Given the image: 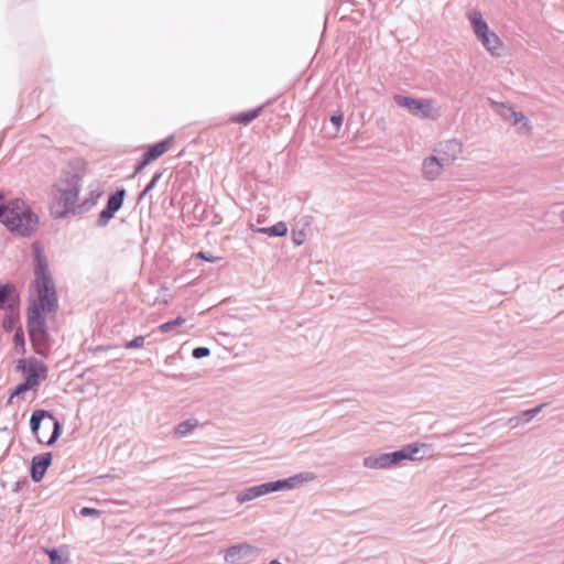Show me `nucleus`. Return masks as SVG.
I'll return each mask as SVG.
<instances>
[{
  "mask_svg": "<svg viewBox=\"0 0 564 564\" xmlns=\"http://www.w3.org/2000/svg\"><path fill=\"white\" fill-rule=\"evenodd\" d=\"M83 176L74 169H64L58 180L52 186L54 200L61 208L53 206L51 215L54 219H64L76 214L74 205L82 189Z\"/></svg>",
  "mask_w": 564,
  "mask_h": 564,
  "instance_id": "nucleus-2",
  "label": "nucleus"
},
{
  "mask_svg": "<svg viewBox=\"0 0 564 564\" xmlns=\"http://www.w3.org/2000/svg\"><path fill=\"white\" fill-rule=\"evenodd\" d=\"M262 110L263 106H259L246 111H241L237 113L232 120L239 124L248 126L261 115Z\"/></svg>",
  "mask_w": 564,
  "mask_h": 564,
  "instance_id": "nucleus-20",
  "label": "nucleus"
},
{
  "mask_svg": "<svg viewBox=\"0 0 564 564\" xmlns=\"http://www.w3.org/2000/svg\"><path fill=\"white\" fill-rule=\"evenodd\" d=\"M259 555V549L249 543H237L229 546L224 560L229 564H240L245 560H250Z\"/></svg>",
  "mask_w": 564,
  "mask_h": 564,
  "instance_id": "nucleus-9",
  "label": "nucleus"
},
{
  "mask_svg": "<svg viewBox=\"0 0 564 564\" xmlns=\"http://www.w3.org/2000/svg\"><path fill=\"white\" fill-rule=\"evenodd\" d=\"M195 257H196L197 259H202V260H205V261H207V262H212V263H213V262H215V261L217 260V257H214V256H212L210 253H207V252H205V251H198V252L195 254Z\"/></svg>",
  "mask_w": 564,
  "mask_h": 564,
  "instance_id": "nucleus-39",
  "label": "nucleus"
},
{
  "mask_svg": "<svg viewBox=\"0 0 564 564\" xmlns=\"http://www.w3.org/2000/svg\"><path fill=\"white\" fill-rule=\"evenodd\" d=\"M45 553L48 556L50 564H66L68 562V555L63 556L56 547L46 549Z\"/></svg>",
  "mask_w": 564,
  "mask_h": 564,
  "instance_id": "nucleus-29",
  "label": "nucleus"
},
{
  "mask_svg": "<svg viewBox=\"0 0 564 564\" xmlns=\"http://www.w3.org/2000/svg\"><path fill=\"white\" fill-rule=\"evenodd\" d=\"M561 220L564 223V209L560 214Z\"/></svg>",
  "mask_w": 564,
  "mask_h": 564,
  "instance_id": "nucleus-48",
  "label": "nucleus"
},
{
  "mask_svg": "<svg viewBox=\"0 0 564 564\" xmlns=\"http://www.w3.org/2000/svg\"><path fill=\"white\" fill-rule=\"evenodd\" d=\"M393 100L399 107L408 109L413 116L423 119L431 116V100L429 99L397 94L393 96Z\"/></svg>",
  "mask_w": 564,
  "mask_h": 564,
  "instance_id": "nucleus-8",
  "label": "nucleus"
},
{
  "mask_svg": "<svg viewBox=\"0 0 564 564\" xmlns=\"http://www.w3.org/2000/svg\"><path fill=\"white\" fill-rule=\"evenodd\" d=\"M344 115L341 112H335L329 117L330 123L334 126L335 132H338L344 123Z\"/></svg>",
  "mask_w": 564,
  "mask_h": 564,
  "instance_id": "nucleus-34",
  "label": "nucleus"
},
{
  "mask_svg": "<svg viewBox=\"0 0 564 564\" xmlns=\"http://www.w3.org/2000/svg\"><path fill=\"white\" fill-rule=\"evenodd\" d=\"M275 491H282L284 489L283 479L273 480Z\"/></svg>",
  "mask_w": 564,
  "mask_h": 564,
  "instance_id": "nucleus-41",
  "label": "nucleus"
},
{
  "mask_svg": "<svg viewBox=\"0 0 564 564\" xmlns=\"http://www.w3.org/2000/svg\"><path fill=\"white\" fill-rule=\"evenodd\" d=\"M79 514L82 517H99L101 514V511L91 507H83L79 510Z\"/></svg>",
  "mask_w": 564,
  "mask_h": 564,
  "instance_id": "nucleus-36",
  "label": "nucleus"
},
{
  "mask_svg": "<svg viewBox=\"0 0 564 564\" xmlns=\"http://www.w3.org/2000/svg\"><path fill=\"white\" fill-rule=\"evenodd\" d=\"M444 166L447 165L437 155H430L422 163L423 176L429 181H433L440 175Z\"/></svg>",
  "mask_w": 564,
  "mask_h": 564,
  "instance_id": "nucleus-14",
  "label": "nucleus"
},
{
  "mask_svg": "<svg viewBox=\"0 0 564 564\" xmlns=\"http://www.w3.org/2000/svg\"><path fill=\"white\" fill-rule=\"evenodd\" d=\"M173 140H174V137L169 135L165 139L149 145V148L143 152V154L137 162V164L134 166V171L130 177H135L139 173H141L145 169L147 165H149L151 162L158 160L165 152H167L173 143Z\"/></svg>",
  "mask_w": 564,
  "mask_h": 564,
  "instance_id": "nucleus-7",
  "label": "nucleus"
},
{
  "mask_svg": "<svg viewBox=\"0 0 564 564\" xmlns=\"http://www.w3.org/2000/svg\"><path fill=\"white\" fill-rule=\"evenodd\" d=\"M209 355H210V349L205 346H198L192 350V356L195 359H203L205 357H208Z\"/></svg>",
  "mask_w": 564,
  "mask_h": 564,
  "instance_id": "nucleus-35",
  "label": "nucleus"
},
{
  "mask_svg": "<svg viewBox=\"0 0 564 564\" xmlns=\"http://www.w3.org/2000/svg\"><path fill=\"white\" fill-rule=\"evenodd\" d=\"M32 271L34 280L31 286L36 297L30 300L26 307V330L35 354L47 357L51 335L46 315L57 313L58 295L47 257L39 241L32 243Z\"/></svg>",
  "mask_w": 564,
  "mask_h": 564,
  "instance_id": "nucleus-1",
  "label": "nucleus"
},
{
  "mask_svg": "<svg viewBox=\"0 0 564 564\" xmlns=\"http://www.w3.org/2000/svg\"><path fill=\"white\" fill-rule=\"evenodd\" d=\"M108 348H109V347H107V346H97V347L95 348V351H104V350H107Z\"/></svg>",
  "mask_w": 564,
  "mask_h": 564,
  "instance_id": "nucleus-44",
  "label": "nucleus"
},
{
  "mask_svg": "<svg viewBox=\"0 0 564 564\" xmlns=\"http://www.w3.org/2000/svg\"><path fill=\"white\" fill-rule=\"evenodd\" d=\"M19 301V293L13 283L0 284V310H17Z\"/></svg>",
  "mask_w": 564,
  "mask_h": 564,
  "instance_id": "nucleus-13",
  "label": "nucleus"
},
{
  "mask_svg": "<svg viewBox=\"0 0 564 564\" xmlns=\"http://www.w3.org/2000/svg\"><path fill=\"white\" fill-rule=\"evenodd\" d=\"M259 486L261 488V492H262L263 496L268 495V494L276 492L275 489H274L273 481L262 482Z\"/></svg>",
  "mask_w": 564,
  "mask_h": 564,
  "instance_id": "nucleus-38",
  "label": "nucleus"
},
{
  "mask_svg": "<svg viewBox=\"0 0 564 564\" xmlns=\"http://www.w3.org/2000/svg\"><path fill=\"white\" fill-rule=\"evenodd\" d=\"M3 205V226L10 234L30 238L37 230L40 217L23 198L15 197Z\"/></svg>",
  "mask_w": 564,
  "mask_h": 564,
  "instance_id": "nucleus-3",
  "label": "nucleus"
},
{
  "mask_svg": "<svg viewBox=\"0 0 564 564\" xmlns=\"http://www.w3.org/2000/svg\"><path fill=\"white\" fill-rule=\"evenodd\" d=\"M468 20L471 24L473 31L477 37L488 32L489 25L486 20L482 18L479 11H473L468 13Z\"/></svg>",
  "mask_w": 564,
  "mask_h": 564,
  "instance_id": "nucleus-18",
  "label": "nucleus"
},
{
  "mask_svg": "<svg viewBox=\"0 0 564 564\" xmlns=\"http://www.w3.org/2000/svg\"><path fill=\"white\" fill-rule=\"evenodd\" d=\"M253 232L263 234L269 237H284L288 234V226L281 220L269 227L253 229Z\"/></svg>",
  "mask_w": 564,
  "mask_h": 564,
  "instance_id": "nucleus-19",
  "label": "nucleus"
},
{
  "mask_svg": "<svg viewBox=\"0 0 564 564\" xmlns=\"http://www.w3.org/2000/svg\"><path fill=\"white\" fill-rule=\"evenodd\" d=\"M53 462L51 452L42 453L32 457L30 463V477L34 482H40Z\"/></svg>",
  "mask_w": 564,
  "mask_h": 564,
  "instance_id": "nucleus-12",
  "label": "nucleus"
},
{
  "mask_svg": "<svg viewBox=\"0 0 564 564\" xmlns=\"http://www.w3.org/2000/svg\"><path fill=\"white\" fill-rule=\"evenodd\" d=\"M51 421L53 423V431L50 438L44 443L46 446H53L57 442L63 432V425L55 415L54 419H51Z\"/></svg>",
  "mask_w": 564,
  "mask_h": 564,
  "instance_id": "nucleus-28",
  "label": "nucleus"
},
{
  "mask_svg": "<svg viewBox=\"0 0 564 564\" xmlns=\"http://www.w3.org/2000/svg\"><path fill=\"white\" fill-rule=\"evenodd\" d=\"M126 195L127 191L124 187H117L113 192L109 193L106 206L101 209L97 217V227L104 228L109 224V221L123 206Z\"/></svg>",
  "mask_w": 564,
  "mask_h": 564,
  "instance_id": "nucleus-6",
  "label": "nucleus"
},
{
  "mask_svg": "<svg viewBox=\"0 0 564 564\" xmlns=\"http://www.w3.org/2000/svg\"><path fill=\"white\" fill-rule=\"evenodd\" d=\"M492 110L505 121L512 120V126L523 122L522 127L529 128V122L523 112L516 111L512 106L507 102H499L489 99Z\"/></svg>",
  "mask_w": 564,
  "mask_h": 564,
  "instance_id": "nucleus-10",
  "label": "nucleus"
},
{
  "mask_svg": "<svg viewBox=\"0 0 564 564\" xmlns=\"http://www.w3.org/2000/svg\"><path fill=\"white\" fill-rule=\"evenodd\" d=\"M4 199V194L2 191H0V203Z\"/></svg>",
  "mask_w": 564,
  "mask_h": 564,
  "instance_id": "nucleus-47",
  "label": "nucleus"
},
{
  "mask_svg": "<svg viewBox=\"0 0 564 564\" xmlns=\"http://www.w3.org/2000/svg\"><path fill=\"white\" fill-rule=\"evenodd\" d=\"M261 227L254 226L253 224H250V229L253 231V229H260Z\"/></svg>",
  "mask_w": 564,
  "mask_h": 564,
  "instance_id": "nucleus-46",
  "label": "nucleus"
},
{
  "mask_svg": "<svg viewBox=\"0 0 564 564\" xmlns=\"http://www.w3.org/2000/svg\"><path fill=\"white\" fill-rule=\"evenodd\" d=\"M306 240V232H305V228H293L292 229V241L294 242V245L296 246H301L305 242Z\"/></svg>",
  "mask_w": 564,
  "mask_h": 564,
  "instance_id": "nucleus-31",
  "label": "nucleus"
},
{
  "mask_svg": "<svg viewBox=\"0 0 564 564\" xmlns=\"http://www.w3.org/2000/svg\"><path fill=\"white\" fill-rule=\"evenodd\" d=\"M15 370L22 373L23 380L33 389L46 380L48 371L46 365L34 357L19 359Z\"/></svg>",
  "mask_w": 564,
  "mask_h": 564,
  "instance_id": "nucleus-5",
  "label": "nucleus"
},
{
  "mask_svg": "<svg viewBox=\"0 0 564 564\" xmlns=\"http://www.w3.org/2000/svg\"><path fill=\"white\" fill-rule=\"evenodd\" d=\"M44 419H54V412L51 410L37 409L31 413L30 430L40 444H43V441L39 436V432Z\"/></svg>",
  "mask_w": 564,
  "mask_h": 564,
  "instance_id": "nucleus-15",
  "label": "nucleus"
},
{
  "mask_svg": "<svg viewBox=\"0 0 564 564\" xmlns=\"http://www.w3.org/2000/svg\"><path fill=\"white\" fill-rule=\"evenodd\" d=\"M28 484H29V480L26 477L20 478L19 480L15 481L13 491L14 492L21 491Z\"/></svg>",
  "mask_w": 564,
  "mask_h": 564,
  "instance_id": "nucleus-40",
  "label": "nucleus"
},
{
  "mask_svg": "<svg viewBox=\"0 0 564 564\" xmlns=\"http://www.w3.org/2000/svg\"><path fill=\"white\" fill-rule=\"evenodd\" d=\"M261 496H263L261 492V488L259 485H257V486L248 487V488L239 491L236 496V500L239 503H245V502L251 501Z\"/></svg>",
  "mask_w": 564,
  "mask_h": 564,
  "instance_id": "nucleus-23",
  "label": "nucleus"
},
{
  "mask_svg": "<svg viewBox=\"0 0 564 564\" xmlns=\"http://www.w3.org/2000/svg\"><path fill=\"white\" fill-rule=\"evenodd\" d=\"M199 422L197 419L191 417L180 422L174 430V434L177 437H184L198 426Z\"/></svg>",
  "mask_w": 564,
  "mask_h": 564,
  "instance_id": "nucleus-24",
  "label": "nucleus"
},
{
  "mask_svg": "<svg viewBox=\"0 0 564 564\" xmlns=\"http://www.w3.org/2000/svg\"><path fill=\"white\" fill-rule=\"evenodd\" d=\"M544 406H545V403H541L534 408L524 410V411L520 412L518 415L510 417L509 423L511 424L512 427L519 426L521 424H527L531 420H533L541 412V410Z\"/></svg>",
  "mask_w": 564,
  "mask_h": 564,
  "instance_id": "nucleus-17",
  "label": "nucleus"
},
{
  "mask_svg": "<svg viewBox=\"0 0 564 564\" xmlns=\"http://www.w3.org/2000/svg\"><path fill=\"white\" fill-rule=\"evenodd\" d=\"M436 155L445 163L446 165H449L453 163L457 156L463 151V143L458 139H449L440 142L435 150Z\"/></svg>",
  "mask_w": 564,
  "mask_h": 564,
  "instance_id": "nucleus-11",
  "label": "nucleus"
},
{
  "mask_svg": "<svg viewBox=\"0 0 564 564\" xmlns=\"http://www.w3.org/2000/svg\"><path fill=\"white\" fill-rule=\"evenodd\" d=\"M269 564H282L279 560H271Z\"/></svg>",
  "mask_w": 564,
  "mask_h": 564,
  "instance_id": "nucleus-45",
  "label": "nucleus"
},
{
  "mask_svg": "<svg viewBox=\"0 0 564 564\" xmlns=\"http://www.w3.org/2000/svg\"><path fill=\"white\" fill-rule=\"evenodd\" d=\"M350 6H351V2L349 0L340 3V6L337 10V14H340V20H344L347 18V11Z\"/></svg>",
  "mask_w": 564,
  "mask_h": 564,
  "instance_id": "nucleus-37",
  "label": "nucleus"
},
{
  "mask_svg": "<svg viewBox=\"0 0 564 564\" xmlns=\"http://www.w3.org/2000/svg\"><path fill=\"white\" fill-rule=\"evenodd\" d=\"M174 359H175V358H174V356L170 355V356H167V357L165 358L164 362H165L166 365H172V364H173V361H174Z\"/></svg>",
  "mask_w": 564,
  "mask_h": 564,
  "instance_id": "nucleus-43",
  "label": "nucleus"
},
{
  "mask_svg": "<svg viewBox=\"0 0 564 564\" xmlns=\"http://www.w3.org/2000/svg\"><path fill=\"white\" fill-rule=\"evenodd\" d=\"M20 325V314L17 310L7 311L3 319H2V328L4 332L10 333L12 330L15 332L17 327Z\"/></svg>",
  "mask_w": 564,
  "mask_h": 564,
  "instance_id": "nucleus-22",
  "label": "nucleus"
},
{
  "mask_svg": "<svg viewBox=\"0 0 564 564\" xmlns=\"http://www.w3.org/2000/svg\"><path fill=\"white\" fill-rule=\"evenodd\" d=\"M13 344H14V349L18 354L20 355H24L26 352V348H25V335H24V330H23V327L21 325H19L13 334Z\"/></svg>",
  "mask_w": 564,
  "mask_h": 564,
  "instance_id": "nucleus-25",
  "label": "nucleus"
},
{
  "mask_svg": "<svg viewBox=\"0 0 564 564\" xmlns=\"http://www.w3.org/2000/svg\"><path fill=\"white\" fill-rule=\"evenodd\" d=\"M350 119H351V116H348V118H347V126L349 124Z\"/></svg>",
  "mask_w": 564,
  "mask_h": 564,
  "instance_id": "nucleus-49",
  "label": "nucleus"
},
{
  "mask_svg": "<svg viewBox=\"0 0 564 564\" xmlns=\"http://www.w3.org/2000/svg\"><path fill=\"white\" fill-rule=\"evenodd\" d=\"M101 196V193L100 192H97V191H91L89 193V197L86 198L83 204H82V207H83V210H88L90 209L97 202V199Z\"/></svg>",
  "mask_w": 564,
  "mask_h": 564,
  "instance_id": "nucleus-32",
  "label": "nucleus"
},
{
  "mask_svg": "<svg viewBox=\"0 0 564 564\" xmlns=\"http://www.w3.org/2000/svg\"><path fill=\"white\" fill-rule=\"evenodd\" d=\"M30 390H33V388L24 380L21 381L19 384H17L13 389L10 390L8 403H11L13 398L19 397Z\"/></svg>",
  "mask_w": 564,
  "mask_h": 564,
  "instance_id": "nucleus-30",
  "label": "nucleus"
},
{
  "mask_svg": "<svg viewBox=\"0 0 564 564\" xmlns=\"http://www.w3.org/2000/svg\"><path fill=\"white\" fill-rule=\"evenodd\" d=\"M144 340H145V337L142 336V335H139V336H135L133 339L131 340H126L123 343V347L126 349H137V348H141L143 347L144 345Z\"/></svg>",
  "mask_w": 564,
  "mask_h": 564,
  "instance_id": "nucleus-33",
  "label": "nucleus"
},
{
  "mask_svg": "<svg viewBox=\"0 0 564 564\" xmlns=\"http://www.w3.org/2000/svg\"><path fill=\"white\" fill-rule=\"evenodd\" d=\"M434 454V446L427 443L414 442L403 445L400 449L379 455H370L364 459V465L370 469H389L403 460H422Z\"/></svg>",
  "mask_w": 564,
  "mask_h": 564,
  "instance_id": "nucleus-4",
  "label": "nucleus"
},
{
  "mask_svg": "<svg viewBox=\"0 0 564 564\" xmlns=\"http://www.w3.org/2000/svg\"><path fill=\"white\" fill-rule=\"evenodd\" d=\"M164 171H158L153 174L150 182L145 185V187L139 193L137 202L140 203L149 192H151L158 184V182L162 178Z\"/></svg>",
  "mask_w": 564,
  "mask_h": 564,
  "instance_id": "nucleus-26",
  "label": "nucleus"
},
{
  "mask_svg": "<svg viewBox=\"0 0 564 564\" xmlns=\"http://www.w3.org/2000/svg\"><path fill=\"white\" fill-rule=\"evenodd\" d=\"M4 205L3 202L0 204V223L3 225V217H4Z\"/></svg>",
  "mask_w": 564,
  "mask_h": 564,
  "instance_id": "nucleus-42",
  "label": "nucleus"
},
{
  "mask_svg": "<svg viewBox=\"0 0 564 564\" xmlns=\"http://www.w3.org/2000/svg\"><path fill=\"white\" fill-rule=\"evenodd\" d=\"M185 323V318L183 316H177L173 319H170L167 322L162 323L159 326V330L162 334H167L176 329L177 327L182 326Z\"/></svg>",
  "mask_w": 564,
  "mask_h": 564,
  "instance_id": "nucleus-27",
  "label": "nucleus"
},
{
  "mask_svg": "<svg viewBox=\"0 0 564 564\" xmlns=\"http://www.w3.org/2000/svg\"><path fill=\"white\" fill-rule=\"evenodd\" d=\"M314 478L311 473H300L294 476L282 478L285 490L297 488L300 485L307 482Z\"/></svg>",
  "mask_w": 564,
  "mask_h": 564,
  "instance_id": "nucleus-21",
  "label": "nucleus"
},
{
  "mask_svg": "<svg viewBox=\"0 0 564 564\" xmlns=\"http://www.w3.org/2000/svg\"><path fill=\"white\" fill-rule=\"evenodd\" d=\"M477 40L491 55H501L500 48L502 47V42L495 32L489 30L488 32L477 37Z\"/></svg>",
  "mask_w": 564,
  "mask_h": 564,
  "instance_id": "nucleus-16",
  "label": "nucleus"
}]
</instances>
